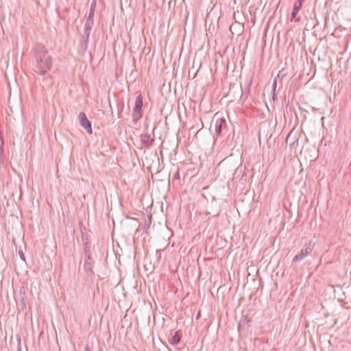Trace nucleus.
Wrapping results in <instances>:
<instances>
[{"instance_id": "nucleus-18", "label": "nucleus", "mask_w": 351, "mask_h": 351, "mask_svg": "<svg viewBox=\"0 0 351 351\" xmlns=\"http://www.w3.org/2000/svg\"><path fill=\"white\" fill-rule=\"evenodd\" d=\"M173 179L174 180L180 179V174H179L178 170H177L176 172L175 173V174L173 176Z\"/></svg>"}, {"instance_id": "nucleus-23", "label": "nucleus", "mask_w": 351, "mask_h": 351, "mask_svg": "<svg viewBox=\"0 0 351 351\" xmlns=\"http://www.w3.org/2000/svg\"><path fill=\"white\" fill-rule=\"evenodd\" d=\"M208 17H209V16L208 15V16H206V21L208 20Z\"/></svg>"}, {"instance_id": "nucleus-3", "label": "nucleus", "mask_w": 351, "mask_h": 351, "mask_svg": "<svg viewBox=\"0 0 351 351\" xmlns=\"http://www.w3.org/2000/svg\"><path fill=\"white\" fill-rule=\"evenodd\" d=\"M143 106V99L142 95L139 94L136 98L134 107L132 114L134 121H137L141 118Z\"/></svg>"}, {"instance_id": "nucleus-2", "label": "nucleus", "mask_w": 351, "mask_h": 351, "mask_svg": "<svg viewBox=\"0 0 351 351\" xmlns=\"http://www.w3.org/2000/svg\"><path fill=\"white\" fill-rule=\"evenodd\" d=\"M315 243L312 241L304 244L300 252L295 255L292 260L293 263L300 262L304 260L306 257L309 256L313 251Z\"/></svg>"}, {"instance_id": "nucleus-4", "label": "nucleus", "mask_w": 351, "mask_h": 351, "mask_svg": "<svg viewBox=\"0 0 351 351\" xmlns=\"http://www.w3.org/2000/svg\"><path fill=\"white\" fill-rule=\"evenodd\" d=\"M78 119L82 127H83L88 134H91L93 133L91 123L88 119L86 114L83 112H80Z\"/></svg>"}, {"instance_id": "nucleus-9", "label": "nucleus", "mask_w": 351, "mask_h": 351, "mask_svg": "<svg viewBox=\"0 0 351 351\" xmlns=\"http://www.w3.org/2000/svg\"><path fill=\"white\" fill-rule=\"evenodd\" d=\"M243 25L244 23H232L229 27V29L232 34H234V31H235L236 33L239 35L240 33L242 32L244 29Z\"/></svg>"}, {"instance_id": "nucleus-5", "label": "nucleus", "mask_w": 351, "mask_h": 351, "mask_svg": "<svg viewBox=\"0 0 351 351\" xmlns=\"http://www.w3.org/2000/svg\"><path fill=\"white\" fill-rule=\"evenodd\" d=\"M93 262L91 258V255L87 254V256H85L84 261V270L87 273V275L92 276L93 274Z\"/></svg>"}, {"instance_id": "nucleus-17", "label": "nucleus", "mask_w": 351, "mask_h": 351, "mask_svg": "<svg viewBox=\"0 0 351 351\" xmlns=\"http://www.w3.org/2000/svg\"><path fill=\"white\" fill-rule=\"evenodd\" d=\"M82 49L84 51L87 49L88 43H81Z\"/></svg>"}, {"instance_id": "nucleus-22", "label": "nucleus", "mask_w": 351, "mask_h": 351, "mask_svg": "<svg viewBox=\"0 0 351 351\" xmlns=\"http://www.w3.org/2000/svg\"><path fill=\"white\" fill-rule=\"evenodd\" d=\"M204 25H205V28H206V29H207V26H206L207 23H204Z\"/></svg>"}, {"instance_id": "nucleus-6", "label": "nucleus", "mask_w": 351, "mask_h": 351, "mask_svg": "<svg viewBox=\"0 0 351 351\" xmlns=\"http://www.w3.org/2000/svg\"><path fill=\"white\" fill-rule=\"evenodd\" d=\"M226 121L224 118H221L216 121L215 134L219 136L222 134L223 130L226 128Z\"/></svg>"}, {"instance_id": "nucleus-8", "label": "nucleus", "mask_w": 351, "mask_h": 351, "mask_svg": "<svg viewBox=\"0 0 351 351\" xmlns=\"http://www.w3.org/2000/svg\"><path fill=\"white\" fill-rule=\"evenodd\" d=\"M305 1L306 0H297L295 1L293 8V10H292V13H291V17H292L291 20L293 19H296L297 15H298L299 11L300 10V9L302 8V5Z\"/></svg>"}, {"instance_id": "nucleus-14", "label": "nucleus", "mask_w": 351, "mask_h": 351, "mask_svg": "<svg viewBox=\"0 0 351 351\" xmlns=\"http://www.w3.org/2000/svg\"><path fill=\"white\" fill-rule=\"evenodd\" d=\"M92 23H85L84 30V35L86 37H89L90 33L92 29Z\"/></svg>"}, {"instance_id": "nucleus-12", "label": "nucleus", "mask_w": 351, "mask_h": 351, "mask_svg": "<svg viewBox=\"0 0 351 351\" xmlns=\"http://www.w3.org/2000/svg\"><path fill=\"white\" fill-rule=\"evenodd\" d=\"M250 322V319L246 315L242 316V317L239 323V325H238V329L241 330V328H243L244 327V326L245 324H247Z\"/></svg>"}, {"instance_id": "nucleus-11", "label": "nucleus", "mask_w": 351, "mask_h": 351, "mask_svg": "<svg viewBox=\"0 0 351 351\" xmlns=\"http://www.w3.org/2000/svg\"><path fill=\"white\" fill-rule=\"evenodd\" d=\"M96 4H97L96 0H93V1L91 2V4H90L89 12L87 14V22H93L94 12H95V9L96 8Z\"/></svg>"}, {"instance_id": "nucleus-1", "label": "nucleus", "mask_w": 351, "mask_h": 351, "mask_svg": "<svg viewBox=\"0 0 351 351\" xmlns=\"http://www.w3.org/2000/svg\"><path fill=\"white\" fill-rule=\"evenodd\" d=\"M51 57L43 45H37L34 50L32 64L34 71L40 75H44L51 66Z\"/></svg>"}, {"instance_id": "nucleus-10", "label": "nucleus", "mask_w": 351, "mask_h": 351, "mask_svg": "<svg viewBox=\"0 0 351 351\" xmlns=\"http://www.w3.org/2000/svg\"><path fill=\"white\" fill-rule=\"evenodd\" d=\"M182 337V332L177 330L174 332V335L169 339V343L171 345L176 346L180 341Z\"/></svg>"}, {"instance_id": "nucleus-15", "label": "nucleus", "mask_w": 351, "mask_h": 351, "mask_svg": "<svg viewBox=\"0 0 351 351\" xmlns=\"http://www.w3.org/2000/svg\"><path fill=\"white\" fill-rule=\"evenodd\" d=\"M84 255L85 256H87V253L88 254H90V249H89V247L88 245V243H85V246H84Z\"/></svg>"}, {"instance_id": "nucleus-7", "label": "nucleus", "mask_w": 351, "mask_h": 351, "mask_svg": "<svg viewBox=\"0 0 351 351\" xmlns=\"http://www.w3.org/2000/svg\"><path fill=\"white\" fill-rule=\"evenodd\" d=\"M141 141L142 143V144L145 147H149L152 143L154 142V139L153 138H151V136L150 134H149L148 133H146V134H143L141 135Z\"/></svg>"}, {"instance_id": "nucleus-19", "label": "nucleus", "mask_w": 351, "mask_h": 351, "mask_svg": "<svg viewBox=\"0 0 351 351\" xmlns=\"http://www.w3.org/2000/svg\"><path fill=\"white\" fill-rule=\"evenodd\" d=\"M88 38L89 37H86V36H82V43H88Z\"/></svg>"}, {"instance_id": "nucleus-20", "label": "nucleus", "mask_w": 351, "mask_h": 351, "mask_svg": "<svg viewBox=\"0 0 351 351\" xmlns=\"http://www.w3.org/2000/svg\"><path fill=\"white\" fill-rule=\"evenodd\" d=\"M309 14H310L309 18H308L307 16H305V20L308 21V20H312L313 19L312 16L314 15V14L312 12H310Z\"/></svg>"}, {"instance_id": "nucleus-13", "label": "nucleus", "mask_w": 351, "mask_h": 351, "mask_svg": "<svg viewBox=\"0 0 351 351\" xmlns=\"http://www.w3.org/2000/svg\"><path fill=\"white\" fill-rule=\"evenodd\" d=\"M328 23H315V25L313 26V28H315V29H317V28H324V32H325V34H328L329 33V31L327 29V25Z\"/></svg>"}, {"instance_id": "nucleus-24", "label": "nucleus", "mask_w": 351, "mask_h": 351, "mask_svg": "<svg viewBox=\"0 0 351 351\" xmlns=\"http://www.w3.org/2000/svg\"><path fill=\"white\" fill-rule=\"evenodd\" d=\"M298 20H300V18L299 19H295V22H297Z\"/></svg>"}, {"instance_id": "nucleus-25", "label": "nucleus", "mask_w": 351, "mask_h": 351, "mask_svg": "<svg viewBox=\"0 0 351 351\" xmlns=\"http://www.w3.org/2000/svg\"><path fill=\"white\" fill-rule=\"evenodd\" d=\"M210 25H211V23H210V25H209V27H208V29H210Z\"/></svg>"}, {"instance_id": "nucleus-16", "label": "nucleus", "mask_w": 351, "mask_h": 351, "mask_svg": "<svg viewBox=\"0 0 351 351\" xmlns=\"http://www.w3.org/2000/svg\"><path fill=\"white\" fill-rule=\"evenodd\" d=\"M19 256L20 258L23 260V261H25V255L23 253V252L21 250H19Z\"/></svg>"}, {"instance_id": "nucleus-21", "label": "nucleus", "mask_w": 351, "mask_h": 351, "mask_svg": "<svg viewBox=\"0 0 351 351\" xmlns=\"http://www.w3.org/2000/svg\"><path fill=\"white\" fill-rule=\"evenodd\" d=\"M220 210H218L217 213L215 215V217H218L219 215Z\"/></svg>"}]
</instances>
